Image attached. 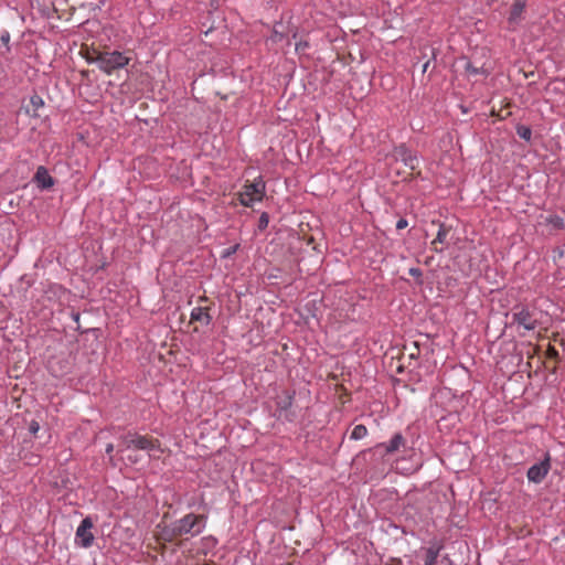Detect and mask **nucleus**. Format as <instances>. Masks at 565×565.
<instances>
[{"instance_id":"20e7f679","label":"nucleus","mask_w":565,"mask_h":565,"mask_svg":"<svg viewBox=\"0 0 565 565\" xmlns=\"http://www.w3.org/2000/svg\"><path fill=\"white\" fill-rule=\"evenodd\" d=\"M265 194V183L259 178L253 183L245 184L243 190L239 192V202L242 205L250 207L255 202H260Z\"/></svg>"},{"instance_id":"f8f14e48","label":"nucleus","mask_w":565,"mask_h":565,"mask_svg":"<svg viewBox=\"0 0 565 565\" xmlns=\"http://www.w3.org/2000/svg\"><path fill=\"white\" fill-rule=\"evenodd\" d=\"M405 439L401 434H395L388 443H382L377 448H383L385 454H393L404 446Z\"/></svg>"},{"instance_id":"f03ea898","label":"nucleus","mask_w":565,"mask_h":565,"mask_svg":"<svg viewBox=\"0 0 565 565\" xmlns=\"http://www.w3.org/2000/svg\"><path fill=\"white\" fill-rule=\"evenodd\" d=\"M119 451H125L130 448H136L139 450H146L149 452L150 457L159 458V454L163 452L161 444L158 439L148 435H139V434H127L121 437L119 444Z\"/></svg>"},{"instance_id":"cd10ccee","label":"nucleus","mask_w":565,"mask_h":565,"mask_svg":"<svg viewBox=\"0 0 565 565\" xmlns=\"http://www.w3.org/2000/svg\"><path fill=\"white\" fill-rule=\"evenodd\" d=\"M40 426L36 422H32L30 424V431L33 433V434H36V431L39 430Z\"/></svg>"},{"instance_id":"b1692460","label":"nucleus","mask_w":565,"mask_h":565,"mask_svg":"<svg viewBox=\"0 0 565 565\" xmlns=\"http://www.w3.org/2000/svg\"><path fill=\"white\" fill-rule=\"evenodd\" d=\"M546 355L550 359H557L558 358V351L554 347L548 345V348L546 350Z\"/></svg>"},{"instance_id":"c756f323","label":"nucleus","mask_w":565,"mask_h":565,"mask_svg":"<svg viewBox=\"0 0 565 565\" xmlns=\"http://www.w3.org/2000/svg\"><path fill=\"white\" fill-rule=\"evenodd\" d=\"M409 273H411V275H413V276H419V275H420V270H419V269H417V268H412V269L409 270Z\"/></svg>"},{"instance_id":"7ed1b4c3","label":"nucleus","mask_w":565,"mask_h":565,"mask_svg":"<svg viewBox=\"0 0 565 565\" xmlns=\"http://www.w3.org/2000/svg\"><path fill=\"white\" fill-rule=\"evenodd\" d=\"M98 68L107 75L115 71L124 68L131 61V56L119 51H104L100 57H97Z\"/></svg>"},{"instance_id":"5701e85b","label":"nucleus","mask_w":565,"mask_h":565,"mask_svg":"<svg viewBox=\"0 0 565 565\" xmlns=\"http://www.w3.org/2000/svg\"><path fill=\"white\" fill-rule=\"evenodd\" d=\"M548 222L553 224L555 227H563L564 226V220L559 216H552L548 218Z\"/></svg>"},{"instance_id":"f3484780","label":"nucleus","mask_w":565,"mask_h":565,"mask_svg":"<svg viewBox=\"0 0 565 565\" xmlns=\"http://www.w3.org/2000/svg\"><path fill=\"white\" fill-rule=\"evenodd\" d=\"M292 399L294 395L290 392L285 391L282 395L277 397V407L280 409H288L292 405Z\"/></svg>"},{"instance_id":"412c9836","label":"nucleus","mask_w":565,"mask_h":565,"mask_svg":"<svg viewBox=\"0 0 565 565\" xmlns=\"http://www.w3.org/2000/svg\"><path fill=\"white\" fill-rule=\"evenodd\" d=\"M466 71L470 75L486 74L483 67H476L470 62L466 64Z\"/></svg>"},{"instance_id":"aec40b11","label":"nucleus","mask_w":565,"mask_h":565,"mask_svg":"<svg viewBox=\"0 0 565 565\" xmlns=\"http://www.w3.org/2000/svg\"><path fill=\"white\" fill-rule=\"evenodd\" d=\"M509 106H510V104H507L505 107H501L498 111H495L493 108L492 115L498 116L500 119H504V118L509 117L511 115V111L508 109Z\"/></svg>"},{"instance_id":"c85d7f7f","label":"nucleus","mask_w":565,"mask_h":565,"mask_svg":"<svg viewBox=\"0 0 565 565\" xmlns=\"http://www.w3.org/2000/svg\"><path fill=\"white\" fill-rule=\"evenodd\" d=\"M127 459H128V461H129L130 463H137V462H138V460H139V458H138V456H137V455H129V456L127 457Z\"/></svg>"},{"instance_id":"9b49d317","label":"nucleus","mask_w":565,"mask_h":565,"mask_svg":"<svg viewBox=\"0 0 565 565\" xmlns=\"http://www.w3.org/2000/svg\"><path fill=\"white\" fill-rule=\"evenodd\" d=\"M449 232H450V227H448L444 223L439 224L437 235H436L435 239H433L430 243L431 250H434L436 253H443L444 248L438 247V244H446L447 236H448Z\"/></svg>"},{"instance_id":"423d86ee","label":"nucleus","mask_w":565,"mask_h":565,"mask_svg":"<svg viewBox=\"0 0 565 565\" xmlns=\"http://www.w3.org/2000/svg\"><path fill=\"white\" fill-rule=\"evenodd\" d=\"M93 522L90 518H85L75 533V542L82 547H89L94 542V535L92 533Z\"/></svg>"},{"instance_id":"9d476101","label":"nucleus","mask_w":565,"mask_h":565,"mask_svg":"<svg viewBox=\"0 0 565 565\" xmlns=\"http://www.w3.org/2000/svg\"><path fill=\"white\" fill-rule=\"evenodd\" d=\"M43 107H44L43 98L35 94L30 97L29 103L23 106V109L26 115L36 118V117H40L39 110L42 109Z\"/></svg>"},{"instance_id":"7c9ffc66","label":"nucleus","mask_w":565,"mask_h":565,"mask_svg":"<svg viewBox=\"0 0 565 565\" xmlns=\"http://www.w3.org/2000/svg\"><path fill=\"white\" fill-rule=\"evenodd\" d=\"M114 450V445L113 444H108L106 446V454L110 455Z\"/></svg>"},{"instance_id":"dca6fc26","label":"nucleus","mask_w":565,"mask_h":565,"mask_svg":"<svg viewBox=\"0 0 565 565\" xmlns=\"http://www.w3.org/2000/svg\"><path fill=\"white\" fill-rule=\"evenodd\" d=\"M83 56L87 61V63L97 64V57H100L104 51H100L95 47H82Z\"/></svg>"},{"instance_id":"f257e3e1","label":"nucleus","mask_w":565,"mask_h":565,"mask_svg":"<svg viewBox=\"0 0 565 565\" xmlns=\"http://www.w3.org/2000/svg\"><path fill=\"white\" fill-rule=\"evenodd\" d=\"M159 539L164 542H174L183 536L199 535L204 529V516L194 513H188L183 518L167 524L159 525Z\"/></svg>"},{"instance_id":"a878e982","label":"nucleus","mask_w":565,"mask_h":565,"mask_svg":"<svg viewBox=\"0 0 565 565\" xmlns=\"http://www.w3.org/2000/svg\"><path fill=\"white\" fill-rule=\"evenodd\" d=\"M237 249H238V245H234V246L227 248L226 250H224L223 256L228 257L232 254L236 253Z\"/></svg>"},{"instance_id":"bb28decb","label":"nucleus","mask_w":565,"mask_h":565,"mask_svg":"<svg viewBox=\"0 0 565 565\" xmlns=\"http://www.w3.org/2000/svg\"><path fill=\"white\" fill-rule=\"evenodd\" d=\"M407 225H408L407 221H406V220H404V218H401V220H398V221H397V223H396V228H397V230H403V228H405Z\"/></svg>"},{"instance_id":"ddd939ff","label":"nucleus","mask_w":565,"mask_h":565,"mask_svg":"<svg viewBox=\"0 0 565 565\" xmlns=\"http://www.w3.org/2000/svg\"><path fill=\"white\" fill-rule=\"evenodd\" d=\"M34 180L42 189H49L54 184L53 178L44 167L38 168Z\"/></svg>"},{"instance_id":"4468645a","label":"nucleus","mask_w":565,"mask_h":565,"mask_svg":"<svg viewBox=\"0 0 565 565\" xmlns=\"http://www.w3.org/2000/svg\"><path fill=\"white\" fill-rule=\"evenodd\" d=\"M425 565H451L447 557H438V552L429 548L426 554Z\"/></svg>"},{"instance_id":"72a5a7b5","label":"nucleus","mask_w":565,"mask_h":565,"mask_svg":"<svg viewBox=\"0 0 565 565\" xmlns=\"http://www.w3.org/2000/svg\"><path fill=\"white\" fill-rule=\"evenodd\" d=\"M204 565H214V564H213V563H206V564H204Z\"/></svg>"},{"instance_id":"2eb2a0df","label":"nucleus","mask_w":565,"mask_h":565,"mask_svg":"<svg viewBox=\"0 0 565 565\" xmlns=\"http://www.w3.org/2000/svg\"><path fill=\"white\" fill-rule=\"evenodd\" d=\"M526 1L527 0H515L514 1L513 6L511 8V11H510V15H509L510 22H515L521 18V15L526 7Z\"/></svg>"},{"instance_id":"a211bd4d","label":"nucleus","mask_w":565,"mask_h":565,"mask_svg":"<svg viewBox=\"0 0 565 565\" xmlns=\"http://www.w3.org/2000/svg\"><path fill=\"white\" fill-rule=\"evenodd\" d=\"M285 36H286L285 25L281 22L276 23L274 25V29H273L269 40L274 43H278V42L282 41V39Z\"/></svg>"},{"instance_id":"473e14b6","label":"nucleus","mask_w":565,"mask_h":565,"mask_svg":"<svg viewBox=\"0 0 565 565\" xmlns=\"http://www.w3.org/2000/svg\"><path fill=\"white\" fill-rule=\"evenodd\" d=\"M260 223H262V224H267V220L265 218V215H263V216L260 217Z\"/></svg>"},{"instance_id":"6e6552de","label":"nucleus","mask_w":565,"mask_h":565,"mask_svg":"<svg viewBox=\"0 0 565 565\" xmlns=\"http://www.w3.org/2000/svg\"><path fill=\"white\" fill-rule=\"evenodd\" d=\"M395 154L412 171H416L419 167V160L415 152L405 145H401L395 149Z\"/></svg>"},{"instance_id":"1a4fd4ad","label":"nucleus","mask_w":565,"mask_h":565,"mask_svg":"<svg viewBox=\"0 0 565 565\" xmlns=\"http://www.w3.org/2000/svg\"><path fill=\"white\" fill-rule=\"evenodd\" d=\"M212 321L209 306H198L191 311L190 322L201 327L209 326Z\"/></svg>"},{"instance_id":"0eeeda50","label":"nucleus","mask_w":565,"mask_h":565,"mask_svg":"<svg viewBox=\"0 0 565 565\" xmlns=\"http://www.w3.org/2000/svg\"><path fill=\"white\" fill-rule=\"evenodd\" d=\"M551 469L550 456L547 455L544 460L531 466L527 470V479L531 482L540 483L547 476Z\"/></svg>"},{"instance_id":"4be33fe9","label":"nucleus","mask_w":565,"mask_h":565,"mask_svg":"<svg viewBox=\"0 0 565 565\" xmlns=\"http://www.w3.org/2000/svg\"><path fill=\"white\" fill-rule=\"evenodd\" d=\"M516 132L520 136V138H522L524 140H530L531 135H532L531 129L529 127H525V126L518 127Z\"/></svg>"},{"instance_id":"6ab92c4d","label":"nucleus","mask_w":565,"mask_h":565,"mask_svg":"<svg viewBox=\"0 0 565 565\" xmlns=\"http://www.w3.org/2000/svg\"><path fill=\"white\" fill-rule=\"evenodd\" d=\"M367 435V428L360 424V425H356L352 431H351V439L353 440H360L362 438H364L365 436Z\"/></svg>"},{"instance_id":"39448f33","label":"nucleus","mask_w":565,"mask_h":565,"mask_svg":"<svg viewBox=\"0 0 565 565\" xmlns=\"http://www.w3.org/2000/svg\"><path fill=\"white\" fill-rule=\"evenodd\" d=\"M512 321L524 330L532 331L539 326L537 312L527 307L516 306L513 309Z\"/></svg>"},{"instance_id":"2f4dec72","label":"nucleus","mask_w":565,"mask_h":565,"mask_svg":"<svg viewBox=\"0 0 565 565\" xmlns=\"http://www.w3.org/2000/svg\"><path fill=\"white\" fill-rule=\"evenodd\" d=\"M429 66V61L423 65V72H426Z\"/></svg>"},{"instance_id":"393cba45","label":"nucleus","mask_w":565,"mask_h":565,"mask_svg":"<svg viewBox=\"0 0 565 565\" xmlns=\"http://www.w3.org/2000/svg\"><path fill=\"white\" fill-rule=\"evenodd\" d=\"M308 47V42L306 41H299L296 43V51L297 52H303Z\"/></svg>"}]
</instances>
